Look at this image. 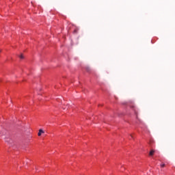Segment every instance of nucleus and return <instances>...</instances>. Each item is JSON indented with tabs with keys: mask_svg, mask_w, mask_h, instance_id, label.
Instances as JSON below:
<instances>
[{
	"mask_svg": "<svg viewBox=\"0 0 175 175\" xmlns=\"http://www.w3.org/2000/svg\"><path fill=\"white\" fill-rule=\"evenodd\" d=\"M5 142L6 143H10V142H12V139H10V138H9V137H6V138L5 139Z\"/></svg>",
	"mask_w": 175,
	"mask_h": 175,
	"instance_id": "3",
	"label": "nucleus"
},
{
	"mask_svg": "<svg viewBox=\"0 0 175 175\" xmlns=\"http://www.w3.org/2000/svg\"><path fill=\"white\" fill-rule=\"evenodd\" d=\"M64 110H65V108H63Z\"/></svg>",
	"mask_w": 175,
	"mask_h": 175,
	"instance_id": "9",
	"label": "nucleus"
},
{
	"mask_svg": "<svg viewBox=\"0 0 175 175\" xmlns=\"http://www.w3.org/2000/svg\"><path fill=\"white\" fill-rule=\"evenodd\" d=\"M19 58H21V59H24V55L23 54H21L20 56H19Z\"/></svg>",
	"mask_w": 175,
	"mask_h": 175,
	"instance_id": "5",
	"label": "nucleus"
},
{
	"mask_svg": "<svg viewBox=\"0 0 175 175\" xmlns=\"http://www.w3.org/2000/svg\"><path fill=\"white\" fill-rule=\"evenodd\" d=\"M42 133H44V131L42 129H40L38 135L42 136Z\"/></svg>",
	"mask_w": 175,
	"mask_h": 175,
	"instance_id": "2",
	"label": "nucleus"
},
{
	"mask_svg": "<svg viewBox=\"0 0 175 175\" xmlns=\"http://www.w3.org/2000/svg\"><path fill=\"white\" fill-rule=\"evenodd\" d=\"M0 135H1V136H5V135H6V130H5V129L1 130Z\"/></svg>",
	"mask_w": 175,
	"mask_h": 175,
	"instance_id": "1",
	"label": "nucleus"
},
{
	"mask_svg": "<svg viewBox=\"0 0 175 175\" xmlns=\"http://www.w3.org/2000/svg\"><path fill=\"white\" fill-rule=\"evenodd\" d=\"M153 142H154L153 140H150V142H149V144H152Z\"/></svg>",
	"mask_w": 175,
	"mask_h": 175,
	"instance_id": "7",
	"label": "nucleus"
},
{
	"mask_svg": "<svg viewBox=\"0 0 175 175\" xmlns=\"http://www.w3.org/2000/svg\"><path fill=\"white\" fill-rule=\"evenodd\" d=\"M131 137H132V139H133V135H131Z\"/></svg>",
	"mask_w": 175,
	"mask_h": 175,
	"instance_id": "8",
	"label": "nucleus"
},
{
	"mask_svg": "<svg viewBox=\"0 0 175 175\" xmlns=\"http://www.w3.org/2000/svg\"><path fill=\"white\" fill-rule=\"evenodd\" d=\"M154 152H155V150H150L149 155L150 157H152V155H154Z\"/></svg>",
	"mask_w": 175,
	"mask_h": 175,
	"instance_id": "4",
	"label": "nucleus"
},
{
	"mask_svg": "<svg viewBox=\"0 0 175 175\" xmlns=\"http://www.w3.org/2000/svg\"><path fill=\"white\" fill-rule=\"evenodd\" d=\"M161 167H165V163L161 164Z\"/></svg>",
	"mask_w": 175,
	"mask_h": 175,
	"instance_id": "6",
	"label": "nucleus"
}]
</instances>
